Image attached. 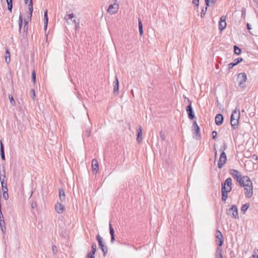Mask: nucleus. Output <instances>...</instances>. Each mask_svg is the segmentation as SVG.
Here are the masks:
<instances>
[{
  "mask_svg": "<svg viewBox=\"0 0 258 258\" xmlns=\"http://www.w3.org/2000/svg\"><path fill=\"white\" fill-rule=\"evenodd\" d=\"M239 185L240 187H244V195L246 198H250L252 196V183L248 176L244 177L243 181Z\"/></svg>",
  "mask_w": 258,
  "mask_h": 258,
  "instance_id": "nucleus-1",
  "label": "nucleus"
},
{
  "mask_svg": "<svg viewBox=\"0 0 258 258\" xmlns=\"http://www.w3.org/2000/svg\"><path fill=\"white\" fill-rule=\"evenodd\" d=\"M232 179L229 177L226 179L223 183H222V200L226 201L228 197V193L232 189Z\"/></svg>",
  "mask_w": 258,
  "mask_h": 258,
  "instance_id": "nucleus-2",
  "label": "nucleus"
},
{
  "mask_svg": "<svg viewBox=\"0 0 258 258\" xmlns=\"http://www.w3.org/2000/svg\"><path fill=\"white\" fill-rule=\"evenodd\" d=\"M240 115L239 110L235 109L232 111L231 115L230 122L232 128L234 130L237 128L238 127Z\"/></svg>",
  "mask_w": 258,
  "mask_h": 258,
  "instance_id": "nucleus-3",
  "label": "nucleus"
},
{
  "mask_svg": "<svg viewBox=\"0 0 258 258\" xmlns=\"http://www.w3.org/2000/svg\"><path fill=\"white\" fill-rule=\"evenodd\" d=\"M230 173L236 179L239 184L243 181L244 177H248L247 176H242L240 172L236 169H231Z\"/></svg>",
  "mask_w": 258,
  "mask_h": 258,
  "instance_id": "nucleus-4",
  "label": "nucleus"
},
{
  "mask_svg": "<svg viewBox=\"0 0 258 258\" xmlns=\"http://www.w3.org/2000/svg\"><path fill=\"white\" fill-rule=\"evenodd\" d=\"M74 18V15L73 14H67L64 17V19L68 24L71 23V22L75 24L76 30L79 29V20H76L73 19Z\"/></svg>",
  "mask_w": 258,
  "mask_h": 258,
  "instance_id": "nucleus-5",
  "label": "nucleus"
},
{
  "mask_svg": "<svg viewBox=\"0 0 258 258\" xmlns=\"http://www.w3.org/2000/svg\"><path fill=\"white\" fill-rule=\"evenodd\" d=\"M238 86L241 88L245 87V82L247 80L246 74L245 73H239L237 76Z\"/></svg>",
  "mask_w": 258,
  "mask_h": 258,
  "instance_id": "nucleus-6",
  "label": "nucleus"
},
{
  "mask_svg": "<svg viewBox=\"0 0 258 258\" xmlns=\"http://www.w3.org/2000/svg\"><path fill=\"white\" fill-rule=\"evenodd\" d=\"M225 148H226V147H225L224 148L223 150H224L225 149ZM226 161H227V156H226V153H225V152L224 151H223L220 154V158H219L218 163V166L219 168H221L223 166V165L225 164V163L226 162Z\"/></svg>",
  "mask_w": 258,
  "mask_h": 258,
  "instance_id": "nucleus-7",
  "label": "nucleus"
},
{
  "mask_svg": "<svg viewBox=\"0 0 258 258\" xmlns=\"http://www.w3.org/2000/svg\"><path fill=\"white\" fill-rule=\"evenodd\" d=\"M188 102H189L190 104L186 106V111L187 112L188 118L190 120H192L195 118V112L191 106V102L189 99H188Z\"/></svg>",
  "mask_w": 258,
  "mask_h": 258,
  "instance_id": "nucleus-8",
  "label": "nucleus"
},
{
  "mask_svg": "<svg viewBox=\"0 0 258 258\" xmlns=\"http://www.w3.org/2000/svg\"><path fill=\"white\" fill-rule=\"evenodd\" d=\"M96 238L98 240L99 246L103 253L104 256H105L108 251L107 247L103 244L102 238L99 235H97Z\"/></svg>",
  "mask_w": 258,
  "mask_h": 258,
  "instance_id": "nucleus-9",
  "label": "nucleus"
},
{
  "mask_svg": "<svg viewBox=\"0 0 258 258\" xmlns=\"http://www.w3.org/2000/svg\"><path fill=\"white\" fill-rule=\"evenodd\" d=\"M215 236L216 238V242L217 244L219 246H221L224 241V238L222 233L219 230H217L215 233Z\"/></svg>",
  "mask_w": 258,
  "mask_h": 258,
  "instance_id": "nucleus-10",
  "label": "nucleus"
},
{
  "mask_svg": "<svg viewBox=\"0 0 258 258\" xmlns=\"http://www.w3.org/2000/svg\"><path fill=\"white\" fill-rule=\"evenodd\" d=\"M119 6L117 4L114 3L113 5H110L107 10V12L111 15L116 13L118 11Z\"/></svg>",
  "mask_w": 258,
  "mask_h": 258,
  "instance_id": "nucleus-11",
  "label": "nucleus"
},
{
  "mask_svg": "<svg viewBox=\"0 0 258 258\" xmlns=\"http://www.w3.org/2000/svg\"><path fill=\"white\" fill-rule=\"evenodd\" d=\"M226 17L222 16L220 19L219 23V29L220 31H223L226 27Z\"/></svg>",
  "mask_w": 258,
  "mask_h": 258,
  "instance_id": "nucleus-12",
  "label": "nucleus"
},
{
  "mask_svg": "<svg viewBox=\"0 0 258 258\" xmlns=\"http://www.w3.org/2000/svg\"><path fill=\"white\" fill-rule=\"evenodd\" d=\"M229 214L230 213H232V217L234 218L235 219H238V209L236 205H232L231 208L229 210Z\"/></svg>",
  "mask_w": 258,
  "mask_h": 258,
  "instance_id": "nucleus-13",
  "label": "nucleus"
},
{
  "mask_svg": "<svg viewBox=\"0 0 258 258\" xmlns=\"http://www.w3.org/2000/svg\"><path fill=\"white\" fill-rule=\"evenodd\" d=\"M113 93L116 95L118 94V90H119V81L117 78L116 77L115 78V80L113 82Z\"/></svg>",
  "mask_w": 258,
  "mask_h": 258,
  "instance_id": "nucleus-14",
  "label": "nucleus"
},
{
  "mask_svg": "<svg viewBox=\"0 0 258 258\" xmlns=\"http://www.w3.org/2000/svg\"><path fill=\"white\" fill-rule=\"evenodd\" d=\"M223 116L221 114H218L215 117V123L217 125H220L222 124L223 121Z\"/></svg>",
  "mask_w": 258,
  "mask_h": 258,
  "instance_id": "nucleus-15",
  "label": "nucleus"
},
{
  "mask_svg": "<svg viewBox=\"0 0 258 258\" xmlns=\"http://www.w3.org/2000/svg\"><path fill=\"white\" fill-rule=\"evenodd\" d=\"M55 211L58 214L62 213L64 210V206L59 203H57L55 206Z\"/></svg>",
  "mask_w": 258,
  "mask_h": 258,
  "instance_id": "nucleus-16",
  "label": "nucleus"
},
{
  "mask_svg": "<svg viewBox=\"0 0 258 258\" xmlns=\"http://www.w3.org/2000/svg\"><path fill=\"white\" fill-rule=\"evenodd\" d=\"M92 167L93 171H96V173L99 169V165L97 160L96 159H93L92 161Z\"/></svg>",
  "mask_w": 258,
  "mask_h": 258,
  "instance_id": "nucleus-17",
  "label": "nucleus"
},
{
  "mask_svg": "<svg viewBox=\"0 0 258 258\" xmlns=\"http://www.w3.org/2000/svg\"><path fill=\"white\" fill-rule=\"evenodd\" d=\"M6 180V177L5 175V171L3 170V174L0 173V181L2 187H4V185H7V183L5 182Z\"/></svg>",
  "mask_w": 258,
  "mask_h": 258,
  "instance_id": "nucleus-18",
  "label": "nucleus"
},
{
  "mask_svg": "<svg viewBox=\"0 0 258 258\" xmlns=\"http://www.w3.org/2000/svg\"><path fill=\"white\" fill-rule=\"evenodd\" d=\"M109 233L111 235V242L113 243L115 240L114 231L110 222L109 223Z\"/></svg>",
  "mask_w": 258,
  "mask_h": 258,
  "instance_id": "nucleus-19",
  "label": "nucleus"
},
{
  "mask_svg": "<svg viewBox=\"0 0 258 258\" xmlns=\"http://www.w3.org/2000/svg\"><path fill=\"white\" fill-rule=\"evenodd\" d=\"M59 200L61 202H63L66 200V195L63 189L62 188H59Z\"/></svg>",
  "mask_w": 258,
  "mask_h": 258,
  "instance_id": "nucleus-20",
  "label": "nucleus"
},
{
  "mask_svg": "<svg viewBox=\"0 0 258 258\" xmlns=\"http://www.w3.org/2000/svg\"><path fill=\"white\" fill-rule=\"evenodd\" d=\"M192 128H193V131H194L195 132V133L196 134V135H198L200 136V128L196 121H194V122H193Z\"/></svg>",
  "mask_w": 258,
  "mask_h": 258,
  "instance_id": "nucleus-21",
  "label": "nucleus"
},
{
  "mask_svg": "<svg viewBox=\"0 0 258 258\" xmlns=\"http://www.w3.org/2000/svg\"><path fill=\"white\" fill-rule=\"evenodd\" d=\"M220 246L217 248L215 254V258H223V255L222 254V249Z\"/></svg>",
  "mask_w": 258,
  "mask_h": 258,
  "instance_id": "nucleus-22",
  "label": "nucleus"
},
{
  "mask_svg": "<svg viewBox=\"0 0 258 258\" xmlns=\"http://www.w3.org/2000/svg\"><path fill=\"white\" fill-rule=\"evenodd\" d=\"M28 10H29V19L31 20L32 16L33 11L32 0H30V3L28 5Z\"/></svg>",
  "mask_w": 258,
  "mask_h": 258,
  "instance_id": "nucleus-23",
  "label": "nucleus"
},
{
  "mask_svg": "<svg viewBox=\"0 0 258 258\" xmlns=\"http://www.w3.org/2000/svg\"><path fill=\"white\" fill-rule=\"evenodd\" d=\"M48 22V18L47 15V10H45L44 14V28L46 29Z\"/></svg>",
  "mask_w": 258,
  "mask_h": 258,
  "instance_id": "nucleus-24",
  "label": "nucleus"
},
{
  "mask_svg": "<svg viewBox=\"0 0 258 258\" xmlns=\"http://www.w3.org/2000/svg\"><path fill=\"white\" fill-rule=\"evenodd\" d=\"M138 134H137V140L139 143H140L142 141V138L141 137L142 135V131L141 126L137 130Z\"/></svg>",
  "mask_w": 258,
  "mask_h": 258,
  "instance_id": "nucleus-25",
  "label": "nucleus"
},
{
  "mask_svg": "<svg viewBox=\"0 0 258 258\" xmlns=\"http://www.w3.org/2000/svg\"><path fill=\"white\" fill-rule=\"evenodd\" d=\"M1 144V158L3 160H5V150H4V145L2 141L0 142Z\"/></svg>",
  "mask_w": 258,
  "mask_h": 258,
  "instance_id": "nucleus-26",
  "label": "nucleus"
},
{
  "mask_svg": "<svg viewBox=\"0 0 258 258\" xmlns=\"http://www.w3.org/2000/svg\"><path fill=\"white\" fill-rule=\"evenodd\" d=\"M5 60L7 63H9L11 60V55L9 50L7 48L6 50Z\"/></svg>",
  "mask_w": 258,
  "mask_h": 258,
  "instance_id": "nucleus-27",
  "label": "nucleus"
},
{
  "mask_svg": "<svg viewBox=\"0 0 258 258\" xmlns=\"http://www.w3.org/2000/svg\"><path fill=\"white\" fill-rule=\"evenodd\" d=\"M139 33L141 36L143 35V24L140 19H138Z\"/></svg>",
  "mask_w": 258,
  "mask_h": 258,
  "instance_id": "nucleus-28",
  "label": "nucleus"
},
{
  "mask_svg": "<svg viewBox=\"0 0 258 258\" xmlns=\"http://www.w3.org/2000/svg\"><path fill=\"white\" fill-rule=\"evenodd\" d=\"M30 21V20L29 19V17L27 19H24V27H23V30H24V32H27L28 31V23H29V21Z\"/></svg>",
  "mask_w": 258,
  "mask_h": 258,
  "instance_id": "nucleus-29",
  "label": "nucleus"
},
{
  "mask_svg": "<svg viewBox=\"0 0 258 258\" xmlns=\"http://www.w3.org/2000/svg\"><path fill=\"white\" fill-rule=\"evenodd\" d=\"M8 5V9L10 12H12L13 8V0H6Z\"/></svg>",
  "mask_w": 258,
  "mask_h": 258,
  "instance_id": "nucleus-30",
  "label": "nucleus"
},
{
  "mask_svg": "<svg viewBox=\"0 0 258 258\" xmlns=\"http://www.w3.org/2000/svg\"><path fill=\"white\" fill-rule=\"evenodd\" d=\"M23 25V16L21 14H20L19 18V31H21V28Z\"/></svg>",
  "mask_w": 258,
  "mask_h": 258,
  "instance_id": "nucleus-31",
  "label": "nucleus"
},
{
  "mask_svg": "<svg viewBox=\"0 0 258 258\" xmlns=\"http://www.w3.org/2000/svg\"><path fill=\"white\" fill-rule=\"evenodd\" d=\"M0 227L2 232L5 233L6 231L5 221H0Z\"/></svg>",
  "mask_w": 258,
  "mask_h": 258,
  "instance_id": "nucleus-32",
  "label": "nucleus"
},
{
  "mask_svg": "<svg viewBox=\"0 0 258 258\" xmlns=\"http://www.w3.org/2000/svg\"><path fill=\"white\" fill-rule=\"evenodd\" d=\"M249 204L248 203H246L245 204H244L242 207H241V211L243 213H245V212L247 211V210L248 209V208H249Z\"/></svg>",
  "mask_w": 258,
  "mask_h": 258,
  "instance_id": "nucleus-33",
  "label": "nucleus"
},
{
  "mask_svg": "<svg viewBox=\"0 0 258 258\" xmlns=\"http://www.w3.org/2000/svg\"><path fill=\"white\" fill-rule=\"evenodd\" d=\"M234 53L237 55H239L241 53V49L236 45L234 46Z\"/></svg>",
  "mask_w": 258,
  "mask_h": 258,
  "instance_id": "nucleus-34",
  "label": "nucleus"
},
{
  "mask_svg": "<svg viewBox=\"0 0 258 258\" xmlns=\"http://www.w3.org/2000/svg\"><path fill=\"white\" fill-rule=\"evenodd\" d=\"M96 243H93L92 245L91 248L92 250L91 252H90L89 253L92 254H95L96 251Z\"/></svg>",
  "mask_w": 258,
  "mask_h": 258,
  "instance_id": "nucleus-35",
  "label": "nucleus"
},
{
  "mask_svg": "<svg viewBox=\"0 0 258 258\" xmlns=\"http://www.w3.org/2000/svg\"><path fill=\"white\" fill-rule=\"evenodd\" d=\"M216 2L217 0H205V3L207 7L210 6V3L212 5H214Z\"/></svg>",
  "mask_w": 258,
  "mask_h": 258,
  "instance_id": "nucleus-36",
  "label": "nucleus"
},
{
  "mask_svg": "<svg viewBox=\"0 0 258 258\" xmlns=\"http://www.w3.org/2000/svg\"><path fill=\"white\" fill-rule=\"evenodd\" d=\"M9 98L10 99L11 104L13 106L15 105V101L11 95H9Z\"/></svg>",
  "mask_w": 258,
  "mask_h": 258,
  "instance_id": "nucleus-37",
  "label": "nucleus"
},
{
  "mask_svg": "<svg viewBox=\"0 0 258 258\" xmlns=\"http://www.w3.org/2000/svg\"><path fill=\"white\" fill-rule=\"evenodd\" d=\"M207 7H205V8H203L202 10V12L201 13V17L202 18L204 17L205 15V14H206V12L207 11Z\"/></svg>",
  "mask_w": 258,
  "mask_h": 258,
  "instance_id": "nucleus-38",
  "label": "nucleus"
},
{
  "mask_svg": "<svg viewBox=\"0 0 258 258\" xmlns=\"http://www.w3.org/2000/svg\"><path fill=\"white\" fill-rule=\"evenodd\" d=\"M253 258H258V249H254L252 255Z\"/></svg>",
  "mask_w": 258,
  "mask_h": 258,
  "instance_id": "nucleus-39",
  "label": "nucleus"
},
{
  "mask_svg": "<svg viewBox=\"0 0 258 258\" xmlns=\"http://www.w3.org/2000/svg\"><path fill=\"white\" fill-rule=\"evenodd\" d=\"M243 60L242 58L241 57H238L234 60V63H235V64L237 65L240 62H241Z\"/></svg>",
  "mask_w": 258,
  "mask_h": 258,
  "instance_id": "nucleus-40",
  "label": "nucleus"
},
{
  "mask_svg": "<svg viewBox=\"0 0 258 258\" xmlns=\"http://www.w3.org/2000/svg\"><path fill=\"white\" fill-rule=\"evenodd\" d=\"M32 80L34 83L36 82V74L34 71L32 72Z\"/></svg>",
  "mask_w": 258,
  "mask_h": 258,
  "instance_id": "nucleus-41",
  "label": "nucleus"
},
{
  "mask_svg": "<svg viewBox=\"0 0 258 258\" xmlns=\"http://www.w3.org/2000/svg\"><path fill=\"white\" fill-rule=\"evenodd\" d=\"M3 198L6 200H8L9 198V195L8 193V191L6 190H4V192H3Z\"/></svg>",
  "mask_w": 258,
  "mask_h": 258,
  "instance_id": "nucleus-42",
  "label": "nucleus"
},
{
  "mask_svg": "<svg viewBox=\"0 0 258 258\" xmlns=\"http://www.w3.org/2000/svg\"><path fill=\"white\" fill-rule=\"evenodd\" d=\"M160 136L163 141H164L165 140V136L164 133L163 132H162V131L160 132Z\"/></svg>",
  "mask_w": 258,
  "mask_h": 258,
  "instance_id": "nucleus-43",
  "label": "nucleus"
},
{
  "mask_svg": "<svg viewBox=\"0 0 258 258\" xmlns=\"http://www.w3.org/2000/svg\"><path fill=\"white\" fill-rule=\"evenodd\" d=\"M235 66H236V65L235 64V63H234V62L230 63L228 64V69L230 70V69H232Z\"/></svg>",
  "mask_w": 258,
  "mask_h": 258,
  "instance_id": "nucleus-44",
  "label": "nucleus"
},
{
  "mask_svg": "<svg viewBox=\"0 0 258 258\" xmlns=\"http://www.w3.org/2000/svg\"><path fill=\"white\" fill-rule=\"evenodd\" d=\"M212 135L213 139L215 140L217 137V132L215 131H213L212 133Z\"/></svg>",
  "mask_w": 258,
  "mask_h": 258,
  "instance_id": "nucleus-45",
  "label": "nucleus"
},
{
  "mask_svg": "<svg viewBox=\"0 0 258 258\" xmlns=\"http://www.w3.org/2000/svg\"><path fill=\"white\" fill-rule=\"evenodd\" d=\"M4 220V218L3 215V213L2 212V211H0V221H3Z\"/></svg>",
  "mask_w": 258,
  "mask_h": 258,
  "instance_id": "nucleus-46",
  "label": "nucleus"
},
{
  "mask_svg": "<svg viewBox=\"0 0 258 258\" xmlns=\"http://www.w3.org/2000/svg\"><path fill=\"white\" fill-rule=\"evenodd\" d=\"M94 255V254H92L88 253L87 255V258H95Z\"/></svg>",
  "mask_w": 258,
  "mask_h": 258,
  "instance_id": "nucleus-47",
  "label": "nucleus"
},
{
  "mask_svg": "<svg viewBox=\"0 0 258 258\" xmlns=\"http://www.w3.org/2000/svg\"><path fill=\"white\" fill-rule=\"evenodd\" d=\"M90 133H91V131L90 129H87L86 131V134H87V137H89L90 136Z\"/></svg>",
  "mask_w": 258,
  "mask_h": 258,
  "instance_id": "nucleus-48",
  "label": "nucleus"
},
{
  "mask_svg": "<svg viewBox=\"0 0 258 258\" xmlns=\"http://www.w3.org/2000/svg\"><path fill=\"white\" fill-rule=\"evenodd\" d=\"M31 93H32V98H33H33L35 97V91H34V89H32V90H31Z\"/></svg>",
  "mask_w": 258,
  "mask_h": 258,
  "instance_id": "nucleus-49",
  "label": "nucleus"
},
{
  "mask_svg": "<svg viewBox=\"0 0 258 258\" xmlns=\"http://www.w3.org/2000/svg\"><path fill=\"white\" fill-rule=\"evenodd\" d=\"M2 189L3 192H4V190L8 191L7 185H4V187H2Z\"/></svg>",
  "mask_w": 258,
  "mask_h": 258,
  "instance_id": "nucleus-50",
  "label": "nucleus"
},
{
  "mask_svg": "<svg viewBox=\"0 0 258 258\" xmlns=\"http://www.w3.org/2000/svg\"><path fill=\"white\" fill-rule=\"evenodd\" d=\"M199 0H193L192 1V3L195 5H196L197 6H198L199 5Z\"/></svg>",
  "mask_w": 258,
  "mask_h": 258,
  "instance_id": "nucleus-51",
  "label": "nucleus"
},
{
  "mask_svg": "<svg viewBox=\"0 0 258 258\" xmlns=\"http://www.w3.org/2000/svg\"><path fill=\"white\" fill-rule=\"evenodd\" d=\"M52 250L53 251L54 253H55V252L57 251V247L56 246H52Z\"/></svg>",
  "mask_w": 258,
  "mask_h": 258,
  "instance_id": "nucleus-52",
  "label": "nucleus"
},
{
  "mask_svg": "<svg viewBox=\"0 0 258 258\" xmlns=\"http://www.w3.org/2000/svg\"><path fill=\"white\" fill-rule=\"evenodd\" d=\"M246 26L248 30H250L251 29V25L249 23L246 24Z\"/></svg>",
  "mask_w": 258,
  "mask_h": 258,
  "instance_id": "nucleus-53",
  "label": "nucleus"
},
{
  "mask_svg": "<svg viewBox=\"0 0 258 258\" xmlns=\"http://www.w3.org/2000/svg\"><path fill=\"white\" fill-rule=\"evenodd\" d=\"M24 2H25V4H26L28 3V2L29 0H24Z\"/></svg>",
  "mask_w": 258,
  "mask_h": 258,
  "instance_id": "nucleus-54",
  "label": "nucleus"
},
{
  "mask_svg": "<svg viewBox=\"0 0 258 258\" xmlns=\"http://www.w3.org/2000/svg\"><path fill=\"white\" fill-rule=\"evenodd\" d=\"M253 157H254V158H255L256 159H257V156L256 155H253Z\"/></svg>",
  "mask_w": 258,
  "mask_h": 258,
  "instance_id": "nucleus-55",
  "label": "nucleus"
},
{
  "mask_svg": "<svg viewBox=\"0 0 258 258\" xmlns=\"http://www.w3.org/2000/svg\"><path fill=\"white\" fill-rule=\"evenodd\" d=\"M253 157H254V158H255L256 159H257V156L256 155H253Z\"/></svg>",
  "mask_w": 258,
  "mask_h": 258,
  "instance_id": "nucleus-56",
  "label": "nucleus"
},
{
  "mask_svg": "<svg viewBox=\"0 0 258 258\" xmlns=\"http://www.w3.org/2000/svg\"><path fill=\"white\" fill-rule=\"evenodd\" d=\"M32 207L33 208H34L35 207L34 205H33V204H32Z\"/></svg>",
  "mask_w": 258,
  "mask_h": 258,
  "instance_id": "nucleus-57",
  "label": "nucleus"
},
{
  "mask_svg": "<svg viewBox=\"0 0 258 258\" xmlns=\"http://www.w3.org/2000/svg\"><path fill=\"white\" fill-rule=\"evenodd\" d=\"M215 157L217 156V152L216 151L215 152Z\"/></svg>",
  "mask_w": 258,
  "mask_h": 258,
  "instance_id": "nucleus-58",
  "label": "nucleus"
},
{
  "mask_svg": "<svg viewBox=\"0 0 258 258\" xmlns=\"http://www.w3.org/2000/svg\"><path fill=\"white\" fill-rule=\"evenodd\" d=\"M256 4H257V7H258V2Z\"/></svg>",
  "mask_w": 258,
  "mask_h": 258,
  "instance_id": "nucleus-59",
  "label": "nucleus"
}]
</instances>
